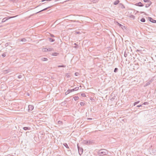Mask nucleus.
Listing matches in <instances>:
<instances>
[{"mask_svg":"<svg viewBox=\"0 0 156 156\" xmlns=\"http://www.w3.org/2000/svg\"><path fill=\"white\" fill-rule=\"evenodd\" d=\"M108 154V151L105 149H101L98 151V154L100 156H103Z\"/></svg>","mask_w":156,"mask_h":156,"instance_id":"1","label":"nucleus"},{"mask_svg":"<svg viewBox=\"0 0 156 156\" xmlns=\"http://www.w3.org/2000/svg\"><path fill=\"white\" fill-rule=\"evenodd\" d=\"M148 65H149V68H150V70H153L155 68V67L156 66L155 65V63L153 62H149Z\"/></svg>","mask_w":156,"mask_h":156,"instance_id":"2","label":"nucleus"},{"mask_svg":"<svg viewBox=\"0 0 156 156\" xmlns=\"http://www.w3.org/2000/svg\"><path fill=\"white\" fill-rule=\"evenodd\" d=\"M83 143L85 144H92L94 143V141L93 140H84L83 141Z\"/></svg>","mask_w":156,"mask_h":156,"instance_id":"3","label":"nucleus"},{"mask_svg":"<svg viewBox=\"0 0 156 156\" xmlns=\"http://www.w3.org/2000/svg\"><path fill=\"white\" fill-rule=\"evenodd\" d=\"M77 146L78 150L79 153L80 155H81L83 154V150L82 147H80L78 144H77Z\"/></svg>","mask_w":156,"mask_h":156,"instance_id":"4","label":"nucleus"},{"mask_svg":"<svg viewBox=\"0 0 156 156\" xmlns=\"http://www.w3.org/2000/svg\"><path fill=\"white\" fill-rule=\"evenodd\" d=\"M43 51H44L47 52L48 51H53L54 49L52 48H45L43 49Z\"/></svg>","mask_w":156,"mask_h":156,"instance_id":"5","label":"nucleus"},{"mask_svg":"<svg viewBox=\"0 0 156 156\" xmlns=\"http://www.w3.org/2000/svg\"><path fill=\"white\" fill-rule=\"evenodd\" d=\"M13 17H9V16H8V17H5V18H4L2 20V23L5 22L6 21L8 20L9 19H10V18H13Z\"/></svg>","mask_w":156,"mask_h":156,"instance_id":"6","label":"nucleus"},{"mask_svg":"<svg viewBox=\"0 0 156 156\" xmlns=\"http://www.w3.org/2000/svg\"><path fill=\"white\" fill-rule=\"evenodd\" d=\"M28 111L29 112L32 111L34 108V106L32 105H29L28 107Z\"/></svg>","mask_w":156,"mask_h":156,"instance_id":"7","label":"nucleus"},{"mask_svg":"<svg viewBox=\"0 0 156 156\" xmlns=\"http://www.w3.org/2000/svg\"><path fill=\"white\" fill-rule=\"evenodd\" d=\"M148 20L149 21L152 23H156V20L153 19L151 17H148Z\"/></svg>","mask_w":156,"mask_h":156,"instance_id":"8","label":"nucleus"},{"mask_svg":"<svg viewBox=\"0 0 156 156\" xmlns=\"http://www.w3.org/2000/svg\"><path fill=\"white\" fill-rule=\"evenodd\" d=\"M135 5L136 6H139V7H142L144 6V4H142L141 2H139L138 3H136Z\"/></svg>","mask_w":156,"mask_h":156,"instance_id":"9","label":"nucleus"},{"mask_svg":"<svg viewBox=\"0 0 156 156\" xmlns=\"http://www.w3.org/2000/svg\"><path fill=\"white\" fill-rule=\"evenodd\" d=\"M117 25L121 27L122 30H124V29H126V27L125 26L122 25L118 22H117Z\"/></svg>","mask_w":156,"mask_h":156,"instance_id":"10","label":"nucleus"},{"mask_svg":"<svg viewBox=\"0 0 156 156\" xmlns=\"http://www.w3.org/2000/svg\"><path fill=\"white\" fill-rule=\"evenodd\" d=\"M51 7V6L48 7H47V8H45V9H42V10H41V11L37 12H36V13H38L39 12H41L45 11V10H47L48 9L50 8Z\"/></svg>","mask_w":156,"mask_h":156,"instance_id":"11","label":"nucleus"},{"mask_svg":"<svg viewBox=\"0 0 156 156\" xmlns=\"http://www.w3.org/2000/svg\"><path fill=\"white\" fill-rule=\"evenodd\" d=\"M129 52L127 51H125L124 53V56L125 57H126L128 55V54L129 55Z\"/></svg>","mask_w":156,"mask_h":156,"instance_id":"12","label":"nucleus"},{"mask_svg":"<svg viewBox=\"0 0 156 156\" xmlns=\"http://www.w3.org/2000/svg\"><path fill=\"white\" fill-rule=\"evenodd\" d=\"M152 82V81L151 80H149L148 82H147L145 84V86H147L149 85H150L151 83Z\"/></svg>","mask_w":156,"mask_h":156,"instance_id":"13","label":"nucleus"},{"mask_svg":"<svg viewBox=\"0 0 156 156\" xmlns=\"http://www.w3.org/2000/svg\"><path fill=\"white\" fill-rule=\"evenodd\" d=\"M48 39L50 42H53L55 41L54 39L52 38L51 37H48Z\"/></svg>","mask_w":156,"mask_h":156,"instance_id":"14","label":"nucleus"},{"mask_svg":"<svg viewBox=\"0 0 156 156\" xmlns=\"http://www.w3.org/2000/svg\"><path fill=\"white\" fill-rule=\"evenodd\" d=\"M59 55V53L57 52H53L51 54L52 56H58Z\"/></svg>","mask_w":156,"mask_h":156,"instance_id":"15","label":"nucleus"},{"mask_svg":"<svg viewBox=\"0 0 156 156\" xmlns=\"http://www.w3.org/2000/svg\"><path fill=\"white\" fill-rule=\"evenodd\" d=\"M131 55V54H130V55L129 56V58L131 60L133 61L134 59V57H133Z\"/></svg>","mask_w":156,"mask_h":156,"instance_id":"16","label":"nucleus"},{"mask_svg":"<svg viewBox=\"0 0 156 156\" xmlns=\"http://www.w3.org/2000/svg\"><path fill=\"white\" fill-rule=\"evenodd\" d=\"M23 128L24 130H30V128L29 127H23Z\"/></svg>","mask_w":156,"mask_h":156,"instance_id":"17","label":"nucleus"},{"mask_svg":"<svg viewBox=\"0 0 156 156\" xmlns=\"http://www.w3.org/2000/svg\"><path fill=\"white\" fill-rule=\"evenodd\" d=\"M119 0H116L113 3V4L115 5H118L119 3Z\"/></svg>","mask_w":156,"mask_h":156,"instance_id":"18","label":"nucleus"},{"mask_svg":"<svg viewBox=\"0 0 156 156\" xmlns=\"http://www.w3.org/2000/svg\"><path fill=\"white\" fill-rule=\"evenodd\" d=\"M65 76L67 78H69L71 76V74L69 73H66Z\"/></svg>","mask_w":156,"mask_h":156,"instance_id":"19","label":"nucleus"},{"mask_svg":"<svg viewBox=\"0 0 156 156\" xmlns=\"http://www.w3.org/2000/svg\"><path fill=\"white\" fill-rule=\"evenodd\" d=\"M79 89V87H75V88H74L73 89H72V92H73V91H75L78 90Z\"/></svg>","mask_w":156,"mask_h":156,"instance_id":"20","label":"nucleus"},{"mask_svg":"<svg viewBox=\"0 0 156 156\" xmlns=\"http://www.w3.org/2000/svg\"><path fill=\"white\" fill-rule=\"evenodd\" d=\"M63 145L67 149H69V147L68 146L67 144L66 143H64L63 144Z\"/></svg>","mask_w":156,"mask_h":156,"instance_id":"21","label":"nucleus"},{"mask_svg":"<svg viewBox=\"0 0 156 156\" xmlns=\"http://www.w3.org/2000/svg\"><path fill=\"white\" fill-rule=\"evenodd\" d=\"M20 41L23 42H26L27 41V40L25 38H22L20 40Z\"/></svg>","mask_w":156,"mask_h":156,"instance_id":"22","label":"nucleus"},{"mask_svg":"<svg viewBox=\"0 0 156 156\" xmlns=\"http://www.w3.org/2000/svg\"><path fill=\"white\" fill-rule=\"evenodd\" d=\"M99 0H92L90 1L92 2L93 3H96L98 2V1Z\"/></svg>","mask_w":156,"mask_h":156,"instance_id":"23","label":"nucleus"},{"mask_svg":"<svg viewBox=\"0 0 156 156\" xmlns=\"http://www.w3.org/2000/svg\"><path fill=\"white\" fill-rule=\"evenodd\" d=\"M145 19L144 17H143L140 20V21L142 22H145Z\"/></svg>","mask_w":156,"mask_h":156,"instance_id":"24","label":"nucleus"},{"mask_svg":"<svg viewBox=\"0 0 156 156\" xmlns=\"http://www.w3.org/2000/svg\"><path fill=\"white\" fill-rule=\"evenodd\" d=\"M19 0H10V1L13 3H16L18 2Z\"/></svg>","mask_w":156,"mask_h":156,"instance_id":"25","label":"nucleus"},{"mask_svg":"<svg viewBox=\"0 0 156 156\" xmlns=\"http://www.w3.org/2000/svg\"><path fill=\"white\" fill-rule=\"evenodd\" d=\"M41 60L43 61H47L48 60V59L46 58H41Z\"/></svg>","mask_w":156,"mask_h":156,"instance_id":"26","label":"nucleus"},{"mask_svg":"<svg viewBox=\"0 0 156 156\" xmlns=\"http://www.w3.org/2000/svg\"><path fill=\"white\" fill-rule=\"evenodd\" d=\"M119 5H121V8L122 9L125 8V7L124 5L122 3H120Z\"/></svg>","mask_w":156,"mask_h":156,"instance_id":"27","label":"nucleus"},{"mask_svg":"<svg viewBox=\"0 0 156 156\" xmlns=\"http://www.w3.org/2000/svg\"><path fill=\"white\" fill-rule=\"evenodd\" d=\"M115 94H114V96H113V97H112V98H111V100L112 101H113L114 100L115 98Z\"/></svg>","mask_w":156,"mask_h":156,"instance_id":"28","label":"nucleus"},{"mask_svg":"<svg viewBox=\"0 0 156 156\" xmlns=\"http://www.w3.org/2000/svg\"><path fill=\"white\" fill-rule=\"evenodd\" d=\"M73 98L75 100H76L79 99V97L78 96H75Z\"/></svg>","mask_w":156,"mask_h":156,"instance_id":"29","label":"nucleus"},{"mask_svg":"<svg viewBox=\"0 0 156 156\" xmlns=\"http://www.w3.org/2000/svg\"><path fill=\"white\" fill-rule=\"evenodd\" d=\"M6 53H7V52H4L3 54H2V56L3 57H5L6 56Z\"/></svg>","mask_w":156,"mask_h":156,"instance_id":"30","label":"nucleus"},{"mask_svg":"<svg viewBox=\"0 0 156 156\" xmlns=\"http://www.w3.org/2000/svg\"><path fill=\"white\" fill-rule=\"evenodd\" d=\"M143 105H148L149 104V103L147 102H145L144 103H143L142 104Z\"/></svg>","mask_w":156,"mask_h":156,"instance_id":"31","label":"nucleus"},{"mask_svg":"<svg viewBox=\"0 0 156 156\" xmlns=\"http://www.w3.org/2000/svg\"><path fill=\"white\" fill-rule=\"evenodd\" d=\"M118 71V68H115L114 69V72L115 73H116Z\"/></svg>","mask_w":156,"mask_h":156,"instance_id":"32","label":"nucleus"},{"mask_svg":"<svg viewBox=\"0 0 156 156\" xmlns=\"http://www.w3.org/2000/svg\"><path fill=\"white\" fill-rule=\"evenodd\" d=\"M81 96L83 97H86L85 94L84 93H82L81 94Z\"/></svg>","mask_w":156,"mask_h":156,"instance_id":"33","label":"nucleus"},{"mask_svg":"<svg viewBox=\"0 0 156 156\" xmlns=\"http://www.w3.org/2000/svg\"><path fill=\"white\" fill-rule=\"evenodd\" d=\"M67 101H64L62 102V104L63 105H65Z\"/></svg>","mask_w":156,"mask_h":156,"instance_id":"34","label":"nucleus"},{"mask_svg":"<svg viewBox=\"0 0 156 156\" xmlns=\"http://www.w3.org/2000/svg\"><path fill=\"white\" fill-rule=\"evenodd\" d=\"M140 102V101H138L135 102L133 103V105L134 106H135V105H136L137 104H138Z\"/></svg>","mask_w":156,"mask_h":156,"instance_id":"35","label":"nucleus"},{"mask_svg":"<svg viewBox=\"0 0 156 156\" xmlns=\"http://www.w3.org/2000/svg\"><path fill=\"white\" fill-rule=\"evenodd\" d=\"M58 68L60 67H65L66 66L65 65H59L58 66Z\"/></svg>","mask_w":156,"mask_h":156,"instance_id":"36","label":"nucleus"},{"mask_svg":"<svg viewBox=\"0 0 156 156\" xmlns=\"http://www.w3.org/2000/svg\"><path fill=\"white\" fill-rule=\"evenodd\" d=\"M67 92H68V93H69V94L71 92H72V89H69L67 90Z\"/></svg>","mask_w":156,"mask_h":156,"instance_id":"37","label":"nucleus"},{"mask_svg":"<svg viewBox=\"0 0 156 156\" xmlns=\"http://www.w3.org/2000/svg\"><path fill=\"white\" fill-rule=\"evenodd\" d=\"M80 104L81 106H83L85 105V104L83 102H81Z\"/></svg>","mask_w":156,"mask_h":156,"instance_id":"38","label":"nucleus"},{"mask_svg":"<svg viewBox=\"0 0 156 156\" xmlns=\"http://www.w3.org/2000/svg\"><path fill=\"white\" fill-rule=\"evenodd\" d=\"M10 44V43L9 42L7 43H6L5 44V46L6 47H7Z\"/></svg>","mask_w":156,"mask_h":156,"instance_id":"39","label":"nucleus"},{"mask_svg":"<svg viewBox=\"0 0 156 156\" xmlns=\"http://www.w3.org/2000/svg\"><path fill=\"white\" fill-rule=\"evenodd\" d=\"M90 100H91V101H92L94 102V101H95V100L94 99V98H90Z\"/></svg>","mask_w":156,"mask_h":156,"instance_id":"40","label":"nucleus"},{"mask_svg":"<svg viewBox=\"0 0 156 156\" xmlns=\"http://www.w3.org/2000/svg\"><path fill=\"white\" fill-rule=\"evenodd\" d=\"M149 6H150V4H146L145 6V7L146 8H148Z\"/></svg>","mask_w":156,"mask_h":156,"instance_id":"41","label":"nucleus"},{"mask_svg":"<svg viewBox=\"0 0 156 156\" xmlns=\"http://www.w3.org/2000/svg\"><path fill=\"white\" fill-rule=\"evenodd\" d=\"M143 105L142 104H141V105H137L136 106V107H138V108H139V107H142L143 106Z\"/></svg>","mask_w":156,"mask_h":156,"instance_id":"42","label":"nucleus"},{"mask_svg":"<svg viewBox=\"0 0 156 156\" xmlns=\"http://www.w3.org/2000/svg\"><path fill=\"white\" fill-rule=\"evenodd\" d=\"M79 73L78 72H76L75 73L74 75L75 76H78Z\"/></svg>","mask_w":156,"mask_h":156,"instance_id":"43","label":"nucleus"},{"mask_svg":"<svg viewBox=\"0 0 156 156\" xmlns=\"http://www.w3.org/2000/svg\"><path fill=\"white\" fill-rule=\"evenodd\" d=\"M50 36L51 37H55V36L53 34H50Z\"/></svg>","mask_w":156,"mask_h":156,"instance_id":"44","label":"nucleus"},{"mask_svg":"<svg viewBox=\"0 0 156 156\" xmlns=\"http://www.w3.org/2000/svg\"><path fill=\"white\" fill-rule=\"evenodd\" d=\"M58 123L59 124H62V122L61 121H58Z\"/></svg>","mask_w":156,"mask_h":156,"instance_id":"45","label":"nucleus"},{"mask_svg":"<svg viewBox=\"0 0 156 156\" xmlns=\"http://www.w3.org/2000/svg\"><path fill=\"white\" fill-rule=\"evenodd\" d=\"M147 3H148L147 4H150V6L152 4V2H151V1L150 0V1H149V2H148Z\"/></svg>","mask_w":156,"mask_h":156,"instance_id":"46","label":"nucleus"},{"mask_svg":"<svg viewBox=\"0 0 156 156\" xmlns=\"http://www.w3.org/2000/svg\"><path fill=\"white\" fill-rule=\"evenodd\" d=\"M143 1L145 2H148L150 1V0H143Z\"/></svg>","mask_w":156,"mask_h":156,"instance_id":"47","label":"nucleus"},{"mask_svg":"<svg viewBox=\"0 0 156 156\" xmlns=\"http://www.w3.org/2000/svg\"><path fill=\"white\" fill-rule=\"evenodd\" d=\"M22 77V75H19L18 76V78H19V79H20Z\"/></svg>","mask_w":156,"mask_h":156,"instance_id":"48","label":"nucleus"},{"mask_svg":"<svg viewBox=\"0 0 156 156\" xmlns=\"http://www.w3.org/2000/svg\"><path fill=\"white\" fill-rule=\"evenodd\" d=\"M114 94H113V93H112L110 95V97L111 98H112V97H113V96H114Z\"/></svg>","mask_w":156,"mask_h":156,"instance_id":"49","label":"nucleus"},{"mask_svg":"<svg viewBox=\"0 0 156 156\" xmlns=\"http://www.w3.org/2000/svg\"><path fill=\"white\" fill-rule=\"evenodd\" d=\"M76 33L77 34H80V31H76Z\"/></svg>","mask_w":156,"mask_h":156,"instance_id":"50","label":"nucleus"},{"mask_svg":"<svg viewBox=\"0 0 156 156\" xmlns=\"http://www.w3.org/2000/svg\"><path fill=\"white\" fill-rule=\"evenodd\" d=\"M68 92H67V91L65 93V95H67V94H69V93H68Z\"/></svg>","mask_w":156,"mask_h":156,"instance_id":"51","label":"nucleus"},{"mask_svg":"<svg viewBox=\"0 0 156 156\" xmlns=\"http://www.w3.org/2000/svg\"><path fill=\"white\" fill-rule=\"evenodd\" d=\"M141 51V50H138V49H137V50H136V51H139V52H140Z\"/></svg>","mask_w":156,"mask_h":156,"instance_id":"52","label":"nucleus"},{"mask_svg":"<svg viewBox=\"0 0 156 156\" xmlns=\"http://www.w3.org/2000/svg\"><path fill=\"white\" fill-rule=\"evenodd\" d=\"M87 120H91V119H92L90 118H87Z\"/></svg>","mask_w":156,"mask_h":156,"instance_id":"53","label":"nucleus"},{"mask_svg":"<svg viewBox=\"0 0 156 156\" xmlns=\"http://www.w3.org/2000/svg\"><path fill=\"white\" fill-rule=\"evenodd\" d=\"M66 100H67L66 101H69V98H67L66 99Z\"/></svg>","mask_w":156,"mask_h":156,"instance_id":"54","label":"nucleus"},{"mask_svg":"<svg viewBox=\"0 0 156 156\" xmlns=\"http://www.w3.org/2000/svg\"><path fill=\"white\" fill-rule=\"evenodd\" d=\"M42 4V3H40V4H39V5L38 6L41 5V4Z\"/></svg>","mask_w":156,"mask_h":156,"instance_id":"55","label":"nucleus"},{"mask_svg":"<svg viewBox=\"0 0 156 156\" xmlns=\"http://www.w3.org/2000/svg\"><path fill=\"white\" fill-rule=\"evenodd\" d=\"M141 12V13H144V12Z\"/></svg>","mask_w":156,"mask_h":156,"instance_id":"56","label":"nucleus"},{"mask_svg":"<svg viewBox=\"0 0 156 156\" xmlns=\"http://www.w3.org/2000/svg\"><path fill=\"white\" fill-rule=\"evenodd\" d=\"M27 95H28V96H29V94H27Z\"/></svg>","mask_w":156,"mask_h":156,"instance_id":"57","label":"nucleus"},{"mask_svg":"<svg viewBox=\"0 0 156 156\" xmlns=\"http://www.w3.org/2000/svg\"><path fill=\"white\" fill-rule=\"evenodd\" d=\"M74 44H75V45H76V43H75Z\"/></svg>","mask_w":156,"mask_h":156,"instance_id":"58","label":"nucleus"},{"mask_svg":"<svg viewBox=\"0 0 156 156\" xmlns=\"http://www.w3.org/2000/svg\"><path fill=\"white\" fill-rule=\"evenodd\" d=\"M2 27V26H0V27Z\"/></svg>","mask_w":156,"mask_h":156,"instance_id":"59","label":"nucleus"},{"mask_svg":"<svg viewBox=\"0 0 156 156\" xmlns=\"http://www.w3.org/2000/svg\"><path fill=\"white\" fill-rule=\"evenodd\" d=\"M134 17V16L132 15Z\"/></svg>","mask_w":156,"mask_h":156,"instance_id":"60","label":"nucleus"},{"mask_svg":"<svg viewBox=\"0 0 156 156\" xmlns=\"http://www.w3.org/2000/svg\"><path fill=\"white\" fill-rule=\"evenodd\" d=\"M80 87H81V86H80Z\"/></svg>","mask_w":156,"mask_h":156,"instance_id":"61","label":"nucleus"}]
</instances>
